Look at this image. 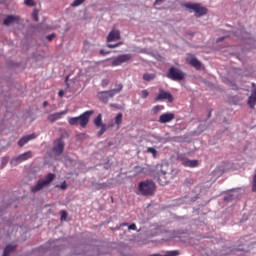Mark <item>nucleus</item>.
<instances>
[{"instance_id":"obj_1","label":"nucleus","mask_w":256,"mask_h":256,"mask_svg":"<svg viewBox=\"0 0 256 256\" xmlns=\"http://www.w3.org/2000/svg\"><path fill=\"white\" fill-rule=\"evenodd\" d=\"M157 191V185L153 180H144L138 184V195H144V197H153Z\"/></svg>"},{"instance_id":"obj_2","label":"nucleus","mask_w":256,"mask_h":256,"mask_svg":"<svg viewBox=\"0 0 256 256\" xmlns=\"http://www.w3.org/2000/svg\"><path fill=\"white\" fill-rule=\"evenodd\" d=\"M93 113H94L93 110H89V111L84 112L80 116L68 118V123H69V125H72V126L80 125V127H82V129H85V127H87V125L89 123V119H91V116L93 115Z\"/></svg>"},{"instance_id":"obj_3","label":"nucleus","mask_w":256,"mask_h":256,"mask_svg":"<svg viewBox=\"0 0 256 256\" xmlns=\"http://www.w3.org/2000/svg\"><path fill=\"white\" fill-rule=\"evenodd\" d=\"M165 175H167V166L157 164L153 172V177L154 179H157L159 185L165 186L169 183V180H167V176Z\"/></svg>"},{"instance_id":"obj_4","label":"nucleus","mask_w":256,"mask_h":256,"mask_svg":"<svg viewBox=\"0 0 256 256\" xmlns=\"http://www.w3.org/2000/svg\"><path fill=\"white\" fill-rule=\"evenodd\" d=\"M185 9L189 10V13H194L195 17H203V15H207L208 10L205 6L201 5L200 3H185Z\"/></svg>"},{"instance_id":"obj_5","label":"nucleus","mask_w":256,"mask_h":256,"mask_svg":"<svg viewBox=\"0 0 256 256\" xmlns=\"http://www.w3.org/2000/svg\"><path fill=\"white\" fill-rule=\"evenodd\" d=\"M55 181V174L48 173L44 180H38L37 184L31 187L32 193H38L44 187H49Z\"/></svg>"},{"instance_id":"obj_6","label":"nucleus","mask_w":256,"mask_h":256,"mask_svg":"<svg viewBox=\"0 0 256 256\" xmlns=\"http://www.w3.org/2000/svg\"><path fill=\"white\" fill-rule=\"evenodd\" d=\"M121 91H123V84H119L115 89L99 92L98 97L102 103H109V99L115 97Z\"/></svg>"},{"instance_id":"obj_7","label":"nucleus","mask_w":256,"mask_h":256,"mask_svg":"<svg viewBox=\"0 0 256 256\" xmlns=\"http://www.w3.org/2000/svg\"><path fill=\"white\" fill-rule=\"evenodd\" d=\"M166 77L171 79V81H183V79H185V73L178 68L171 67L168 70Z\"/></svg>"},{"instance_id":"obj_8","label":"nucleus","mask_w":256,"mask_h":256,"mask_svg":"<svg viewBox=\"0 0 256 256\" xmlns=\"http://www.w3.org/2000/svg\"><path fill=\"white\" fill-rule=\"evenodd\" d=\"M52 151L57 157L63 154V151H65V142L63 141V138H58L54 141Z\"/></svg>"},{"instance_id":"obj_9","label":"nucleus","mask_w":256,"mask_h":256,"mask_svg":"<svg viewBox=\"0 0 256 256\" xmlns=\"http://www.w3.org/2000/svg\"><path fill=\"white\" fill-rule=\"evenodd\" d=\"M186 63H188V65H191V67H194V69H197V71H201L203 67L201 61H199L197 57H195V55L193 54L186 55Z\"/></svg>"},{"instance_id":"obj_10","label":"nucleus","mask_w":256,"mask_h":256,"mask_svg":"<svg viewBox=\"0 0 256 256\" xmlns=\"http://www.w3.org/2000/svg\"><path fill=\"white\" fill-rule=\"evenodd\" d=\"M131 59H133L131 54L119 55L112 61V67H119V65H123V63H127V61H131Z\"/></svg>"},{"instance_id":"obj_11","label":"nucleus","mask_w":256,"mask_h":256,"mask_svg":"<svg viewBox=\"0 0 256 256\" xmlns=\"http://www.w3.org/2000/svg\"><path fill=\"white\" fill-rule=\"evenodd\" d=\"M155 101H168L169 103H173L174 98L171 93L160 88L158 96L155 98Z\"/></svg>"},{"instance_id":"obj_12","label":"nucleus","mask_w":256,"mask_h":256,"mask_svg":"<svg viewBox=\"0 0 256 256\" xmlns=\"http://www.w3.org/2000/svg\"><path fill=\"white\" fill-rule=\"evenodd\" d=\"M94 125L96 127H101L100 131L98 132L97 136L101 137L105 131H107V125L103 123V115L98 114L97 117L94 119Z\"/></svg>"},{"instance_id":"obj_13","label":"nucleus","mask_w":256,"mask_h":256,"mask_svg":"<svg viewBox=\"0 0 256 256\" xmlns=\"http://www.w3.org/2000/svg\"><path fill=\"white\" fill-rule=\"evenodd\" d=\"M33 157L31 151L20 154L18 157L11 160V165H19V163H23V161H27Z\"/></svg>"},{"instance_id":"obj_14","label":"nucleus","mask_w":256,"mask_h":256,"mask_svg":"<svg viewBox=\"0 0 256 256\" xmlns=\"http://www.w3.org/2000/svg\"><path fill=\"white\" fill-rule=\"evenodd\" d=\"M175 119V113L173 112H166L160 115L159 117V123L165 124V123H171Z\"/></svg>"},{"instance_id":"obj_15","label":"nucleus","mask_w":256,"mask_h":256,"mask_svg":"<svg viewBox=\"0 0 256 256\" xmlns=\"http://www.w3.org/2000/svg\"><path fill=\"white\" fill-rule=\"evenodd\" d=\"M121 39V31L113 29L107 36V42L111 43L112 41H119Z\"/></svg>"},{"instance_id":"obj_16","label":"nucleus","mask_w":256,"mask_h":256,"mask_svg":"<svg viewBox=\"0 0 256 256\" xmlns=\"http://www.w3.org/2000/svg\"><path fill=\"white\" fill-rule=\"evenodd\" d=\"M63 115H67V110L57 112V113H54V114H50L48 116V121L50 123H55V121H59V119H62Z\"/></svg>"},{"instance_id":"obj_17","label":"nucleus","mask_w":256,"mask_h":256,"mask_svg":"<svg viewBox=\"0 0 256 256\" xmlns=\"http://www.w3.org/2000/svg\"><path fill=\"white\" fill-rule=\"evenodd\" d=\"M37 134L33 133V134H29L26 136H23L19 141H18V145L20 147H23L24 145H27L28 141H33V139H36Z\"/></svg>"},{"instance_id":"obj_18","label":"nucleus","mask_w":256,"mask_h":256,"mask_svg":"<svg viewBox=\"0 0 256 256\" xmlns=\"http://www.w3.org/2000/svg\"><path fill=\"white\" fill-rule=\"evenodd\" d=\"M248 105L251 109L255 108L256 105V88L252 90L251 96L248 98Z\"/></svg>"},{"instance_id":"obj_19","label":"nucleus","mask_w":256,"mask_h":256,"mask_svg":"<svg viewBox=\"0 0 256 256\" xmlns=\"http://www.w3.org/2000/svg\"><path fill=\"white\" fill-rule=\"evenodd\" d=\"M182 165H184V167L194 168L197 167V165H199V161L186 159L182 162Z\"/></svg>"},{"instance_id":"obj_20","label":"nucleus","mask_w":256,"mask_h":256,"mask_svg":"<svg viewBox=\"0 0 256 256\" xmlns=\"http://www.w3.org/2000/svg\"><path fill=\"white\" fill-rule=\"evenodd\" d=\"M15 21H19L18 16H7L6 19H4V25H11V23H15Z\"/></svg>"},{"instance_id":"obj_21","label":"nucleus","mask_w":256,"mask_h":256,"mask_svg":"<svg viewBox=\"0 0 256 256\" xmlns=\"http://www.w3.org/2000/svg\"><path fill=\"white\" fill-rule=\"evenodd\" d=\"M115 124L117 125V129L121 127V123H123V113H118L114 118Z\"/></svg>"},{"instance_id":"obj_22","label":"nucleus","mask_w":256,"mask_h":256,"mask_svg":"<svg viewBox=\"0 0 256 256\" xmlns=\"http://www.w3.org/2000/svg\"><path fill=\"white\" fill-rule=\"evenodd\" d=\"M16 246L13 245H7L4 249L3 256H9V254L13 253L15 251Z\"/></svg>"},{"instance_id":"obj_23","label":"nucleus","mask_w":256,"mask_h":256,"mask_svg":"<svg viewBox=\"0 0 256 256\" xmlns=\"http://www.w3.org/2000/svg\"><path fill=\"white\" fill-rule=\"evenodd\" d=\"M150 256H179V251L174 250V251H168L165 255L161 254H152Z\"/></svg>"},{"instance_id":"obj_24","label":"nucleus","mask_w":256,"mask_h":256,"mask_svg":"<svg viewBox=\"0 0 256 256\" xmlns=\"http://www.w3.org/2000/svg\"><path fill=\"white\" fill-rule=\"evenodd\" d=\"M157 76L155 74H149V73H145L143 75V79L144 81H153V79H155Z\"/></svg>"},{"instance_id":"obj_25","label":"nucleus","mask_w":256,"mask_h":256,"mask_svg":"<svg viewBox=\"0 0 256 256\" xmlns=\"http://www.w3.org/2000/svg\"><path fill=\"white\" fill-rule=\"evenodd\" d=\"M162 109H164L163 106H161V105H156V106H154V107L152 108V111H153L154 115H157L159 111H162Z\"/></svg>"},{"instance_id":"obj_26","label":"nucleus","mask_w":256,"mask_h":256,"mask_svg":"<svg viewBox=\"0 0 256 256\" xmlns=\"http://www.w3.org/2000/svg\"><path fill=\"white\" fill-rule=\"evenodd\" d=\"M32 18L34 19V21H39V10H37V9L33 10Z\"/></svg>"},{"instance_id":"obj_27","label":"nucleus","mask_w":256,"mask_h":256,"mask_svg":"<svg viewBox=\"0 0 256 256\" xmlns=\"http://www.w3.org/2000/svg\"><path fill=\"white\" fill-rule=\"evenodd\" d=\"M123 45V42H118L116 44H107L108 49H115L117 47H121Z\"/></svg>"},{"instance_id":"obj_28","label":"nucleus","mask_w":256,"mask_h":256,"mask_svg":"<svg viewBox=\"0 0 256 256\" xmlns=\"http://www.w3.org/2000/svg\"><path fill=\"white\" fill-rule=\"evenodd\" d=\"M24 3L27 7H35L36 5L35 0H25Z\"/></svg>"},{"instance_id":"obj_29","label":"nucleus","mask_w":256,"mask_h":256,"mask_svg":"<svg viewBox=\"0 0 256 256\" xmlns=\"http://www.w3.org/2000/svg\"><path fill=\"white\" fill-rule=\"evenodd\" d=\"M83 3H85V0H74V2L72 3V7H79V5H83Z\"/></svg>"},{"instance_id":"obj_30","label":"nucleus","mask_w":256,"mask_h":256,"mask_svg":"<svg viewBox=\"0 0 256 256\" xmlns=\"http://www.w3.org/2000/svg\"><path fill=\"white\" fill-rule=\"evenodd\" d=\"M147 153H151L153 155V157H157V150L153 147H148Z\"/></svg>"},{"instance_id":"obj_31","label":"nucleus","mask_w":256,"mask_h":256,"mask_svg":"<svg viewBox=\"0 0 256 256\" xmlns=\"http://www.w3.org/2000/svg\"><path fill=\"white\" fill-rule=\"evenodd\" d=\"M60 215H61V221H66L67 220V211L61 210Z\"/></svg>"},{"instance_id":"obj_32","label":"nucleus","mask_w":256,"mask_h":256,"mask_svg":"<svg viewBox=\"0 0 256 256\" xmlns=\"http://www.w3.org/2000/svg\"><path fill=\"white\" fill-rule=\"evenodd\" d=\"M149 97V91L148 90H142L141 91V98L142 99H147Z\"/></svg>"},{"instance_id":"obj_33","label":"nucleus","mask_w":256,"mask_h":256,"mask_svg":"<svg viewBox=\"0 0 256 256\" xmlns=\"http://www.w3.org/2000/svg\"><path fill=\"white\" fill-rule=\"evenodd\" d=\"M128 229L130 231H136L137 230V225L135 223H132L128 226Z\"/></svg>"},{"instance_id":"obj_34","label":"nucleus","mask_w":256,"mask_h":256,"mask_svg":"<svg viewBox=\"0 0 256 256\" xmlns=\"http://www.w3.org/2000/svg\"><path fill=\"white\" fill-rule=\"evenodd\" d=\"M57 187H60V189H62V191H65V189H67V182H62L61 185H58Z\"/></svg>"},{"instance_id":"obj_35","label":"nucleus","mask_w":256,"mask_h":256,"mask_svg":"<svg viewBox=\"0 0 256 256\" xmlns=\"http://www.w3.org/2000/svg\"><path fill=\"white\" fill-rule=\"evenodd\" d=\"M7 163H9V158L8 157L2 158V168L5 167V165H7Z\"/></svg>"},{"instance_id":"obj_36","label":"nucleus","mask_w":256,"mask_h":256,"mask_svg":"<svg viewBox=\"0 0 256 256\" xmlns=\"http://www.w3.org/2000/svg\"><path fill=\"white\" fill-rule=\"evenodd\" d=\"M107 85H109V80L107 79L102 80L101 86L105 88L107 87Z\"/></svg>"},{"instance_id":"obj_37","label":"nucleus","mask_w":256,"mask_h":256,"mask_svg":"<svg viewBox=\"0 0 256 256\" xmlns=\"http://www.w3.org/2000/svg\"><path fill=\"white\" fill-rule=\"evenodd\" d=\"M56 35L55 34H50L46 37V39H48L49 41H51L52 39H55Z\"/></svg>"},{"instance_id":"obj_38","label":"nucleus","mask_w":256,"mask_h":256,"mask_svg":"<svg viewBox=\"0 0 256 256\" xmlns=\"http://www.w3.org/2000/svg\"><path fill=\"white\" fill-rule=\"evenodd\" d=\"M165 0H156L154 2V5H159L160 3H163Z\"/></svg>"},{"instance_id":"obj_39","label":"nucleus","mask_w":256,"mask_h":256,"mask_svg":"<svg viewBox=\"0 0 256 256\" xmlns=\"http://www.w3.org/2000/svg\"><path fill=\"white\" fill-rule=\"evenodd\" d=\"M59 97H63L65 95V92L63 90H60L58 92Z\"/></svg>"},{"instance_id":"obj_40","label":"nucleus","mask_w":256,"mask_h":256,"mask_svg":"<svg viewBox=\"0 0 256 256\" xmlns=\"http://www.w3.org/2000/svg\"><path fill=\"white\" fill-rule=\"evenodd\" d=\"M100 55H109V52H105V50H100Z\"/></svg>"},{"instance_id":"obj_41","label":"nucleus","mask_w":256,"mask_h":256,"mask_svg":"<svg viewBox=\"0 0 256 256\" xmlns=\"http://www.w3.org/2000/svg\"><path fill=\"white\" fill-rule=\"evenodd\" d=\"M48 105H49V102H47V101L43 102V107H47Z\"/></svg>"},{"instance_id":"obj_42","label":"nucleus","mask_w":256,"mask_h":256,"mask_svg":"<svg viewBox=\"0 0 256 256\" xmlns=\"http://www.w3.org/2000/svg\"><path fill=\"white\" fill-rule=\"evenodd\" d=\"M105 187H107V185L106 184H102L100 188L101 189H105Z\"/></svg>"},{"instance_id":"obj_43","label":"nucleus","mask_w":256,"mask_h":256,"mask_svg":"<svg viewBox=\"0 0 256 256\" xmlns=\"http://www.w3.org/2000/svg\"><path fill=\"white\" fill-rule=\"evenodd\" d=\"M125 226H127V223L121 224V227H125Z\"/></svg>"},{"instance_id":"obj_44","label":"nucleus","mask_w":256,"mask_h":256,"mask_svg":"<svg viewBox=\"0 0 256 256\" xmlns=\"http://www.w3.org/2000/svg\"><path fill=\"white\" fill-rule=\"evenodd\" d=\"M252 87H254V89H256V85H255V83H252Z\"/></svg>"},{"instance_id":"obj_45","label":"nucleus","mask_w":256,"mask_h":256,"mask_svg":"<svg viewBox=\"0 0 256 256\" xmlns=\"http://www.w3.org/2000/svg\"><path fill=\"white\" fill-rule=\"evenodd\" d=\"M217 41H218V42H219V41H223V38H218V40H217Z\"/></svg>"},{"instance_id":"obj_46","label":"nucleus","mask_w":256,"mask_h":256,"mask_svg":"<svg viewBox=\"0 0 256 256\" xmlns=\"http://www.w3.org/2000/svg\"><path fill=\"white\" fill-rule=\"evenodd\" d=\"M110 107H115V104H111Z\"/></svg>"}]
</instances>
